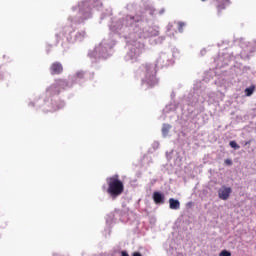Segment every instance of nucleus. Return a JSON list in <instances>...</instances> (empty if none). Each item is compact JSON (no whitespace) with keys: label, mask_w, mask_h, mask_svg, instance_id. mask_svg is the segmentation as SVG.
I'll list each match as a JSON object with an SVG mask.
<instances>
[{"label":"nucleus","mask_w":256,"mask_h":256,"mask_svg":"<svg viewBox=\"0 0 256 256\" xmlns=\"http://www.w3.org/2000/svg\"><path fill=\"white\" fill-rule=\"evenodd\" d=\"M106 183L108 185L107 193L112 199H117L120 195H123L125 191V184L119 179V175H114L106 178Z\"/></svg>","instance_id":"f257e3e1"},{"label":"nucleus","mask_w":256,"mask_h":256,"mask_svg":"<svg viewBox=\"0 0 256 256\" xmlns=\"http://www.w3.org/2000/svg\"><path fill=\"white\" fill-rule=\"evenodd\" d=\"M51 75H61L63 73V65L61 62H54L50 66Z\"/></svg>","instance_id":"f03ea898"},{"label":"nucleus","mask_w":256,"mask_h":256,"mask_svg":"<svg viewBox=\"0 0 256 256\" xmlns=\"http://www.w3.org/2000/svg\"><path fill=\"white\" fill-rule=\"evenodd\" d=\"M219 199L223 201H227L229 199V195H231V188L223 187L218 191Z\"/></svg>","instance_id":"7ed1b4c3"},{"label":"nucleus","mask_w":256,"mask_h":256,"mask_svg":"<svg viewBox=\"0 0 256 256\" xmlns=\"http://www.w3.org/2000/svg\"><path fill=\"white\" fill-rule=\"evenodd\" d=\"M153 200L156 205H161V203H165V196H163V194H161L160 192H154Z\"/></svg>","instance_id":"20e7f679"},{"label":"nucleus","mask_w":256,"mask_h":256,"mask_svg":"<svg viewBox=\"0 0 256 256\" xmlns=\"http://www.w3.org/2000/svg\"><path fill=\"white\" fill-rule=\"evenodd\" d=\"M169 207H170V209L177 211L178 209L181 208V202H179V200H176L174 198H170L169 199Z\"/></svg>","instance_id":"39448f33"},{"label":"nucleus","mask_w":256,"mask_h":256,"mask_svg":"<svg viewBox=\"0 0 256 256\" xmlns=\"http://www.w3.org/2000/svg\"><path fill=\"white\" fill-rule=\"evenodd\" d=\"M231 3L230 0H218V4H217V10L219 12L223 11V9H226L227 6Z\"/></svg>","instance_id":"423d86ee"},{"label":"nucleus","mask_w":256,"mask_h":256,"mask_svg":"<svg viewBox=\"0 0 256 256\" xmlns=\"http://www.w3.org/2000/svg\"><path fill=\"white\" fill-rule=\"evenodd\" d=\"M244 93H245L246 97H251V95H253V93H255V85H251L250 87L246 88L244 90Z\"/></svg>","instance_id":"0eeeda50"},{"label":"nucleus","mask_w":256,"mask_h":256,"mask_svg":"<svg viewBox=\"0 0 256 256\" xmlns=\"http://www.w3.org/2000/svg\"><path fill=\"white\" fill-rule=\"evenodd\" d=\"M52 87H62V89H65V87H67V81L62 79L56 80V84Z\"/></svg>","instance_id":"6e6552de"},{"label":"nucleus","mask_w":256,"mask_h":256,"mask_svg":"<svg viewBox=\"0 0 256 256\" xmlns=\"http://www.w3.org/2000/svg\"><path fill=\"white\" fill-rule=\"evenodd\" d=\"M171 129V125L169 124H163V127H162V135L164 137H167V135H169V131Z\"/></svg>","instance_id":"1a4fd4ad"},{"label":"nucleus","mask_w":256,"mask_h":256,"mask_svg":"<svg viewBox=\"0 0 256 256\" xmlns=\"http://www.w3.org/2000/svg\"><path fill=\"white\" fill-rule=\"evenodd\" d=\"M230 147H232V149H240L241 146H239V144H237V142L235 141H230L229 143Z\"/></svg>","instance_id":"9d476101"},{"label":"nucleus","mask_w":256,"mask_h":256,"mask_svg":"<svg viewBox=\"0 0 256 256\" xmlns=\"http://www.w3.org/2000/svg\"><path fill=\"white\" fill-rule=\"evenodd\" d=\"M185 27V22H178V31L183 33V28Z\"/></svg>","instance_id":"9b49d317"},{"label":"nucleus","mask_w":256,"mask_h":256,"mask_svg":"<svg viewBox=\"0 0 256 256\" xmlns=\"http://www.w3.org/2000/svg\"><path fill=\"white\" fill-rule=\"evenodd\" d=\"M219 256H231V252L227 251V250H222L219 253Z\"/></svg>","instance_id":"f8f14e48"},{"label":"nucleus","mask_w":256,"mask_h":256,"mask_svg":"<svg viewBox=\"0 0 256 256\" xmlns=\"http://www.w3.org/2000/svg\"><path fill=\"white\" fill-rule=\"evenodd\" d=\"M224 163H225V165L231 166V165H233V160H231V159H226V160L224 161Z\"/></svg>","instance_id":"ddd939ff"},{"label":"nucleus","mask_w":256,"mask_h":256,"mask_svg":"<svg viewBox=\"0 0 256 256\" xmlns=\"http://www.w3.org/2000/svg\"><path fill=\"white\" fill-rule=\"evenodd\" d=\"M83 72H78L77 73V77H78V79H83Z\"/></svg>","instance_id":"4468645a"},{"label":"nucleus","mask_w":256,"mask_h":256,"mask_svg":"<svg viewBox=\"0 0 256 256\" xmlns=\"http://www.w3.org/2000/svg\"><path fill=\"white\" fill-rule=\"evenodd\" d=\"M132 256H142V255H141V252H134V253L132 254Z\"/></svg>","instance_id":"2eb2a0df"},{"label":"nucleus","mask_w":256,"mask_h":256,"mask_svg":"<svg viewBox=\"0 0 256 256\" xmlns=\"http://www.w3.org/2000/svg\"><path fill=\"white\" fill-rule=\"evenodd\" d=\"M121 255H122V256H129V254H128L126 251H122V252H121Z\"/></svg>","instance_id":"dca6fc26"},{"label":"nucleus","mask_w":256,"mask_h":256,"mask_svg":"<svg viewBox=\"0 0 256 256\" xmlns=\"http://www.w3.org/2000/svg\"><path fill=\"white\" fill-rule=\"evenodd\" d=\"M146 69H149V66H148V65H146Z\"/></svg>","instance_id":"f3484780"},{"label":"nucleus","mask_w":256,"mask_h":256,"mask_svg":"<svg viewBox=\"0 0 256 256\" xmlns=\"http://www.w3.org/2000/svg\"><path fill=\"white\" fill-rule=\"evenodd\" d=\"M246 145H249V142H246Z\"/></svg>","instance_id":"a211bd4d"}]
</instances>
